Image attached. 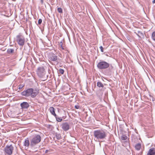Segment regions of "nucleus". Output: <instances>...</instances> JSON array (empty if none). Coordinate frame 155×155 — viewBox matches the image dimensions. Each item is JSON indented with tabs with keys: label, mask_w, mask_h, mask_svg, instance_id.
Wrapping results in <instances>:
<instances>
[{
	"label": "nucleus",
	"mask_w": 155,
	"mask_h": 155,
	"mask_svg": "<svg viewBox=\"0 0 155 155\" xmlns=\"http://www.w3.org/2000/svg\"><path fill=\"white\" fill-rule=\"evenodd\" d=\"M97 86L99 87H103L104 85L101 82H98L97 83Z\"/></svg>",
	"instance_id": "nucleus-16"
},
{
	"label": "nucleus",
	"mask_w": 155,
	"mask_h": 155,
	"mask_svg": "<svg viewBox=\"0 0 155 155\" xmlns=\"http://www.w3.org/2000/svg\"><path fill=\"white\" fill-rule=\"evenodd\" d=\"M59 71L60 73L61 74H63L64 73V70L63 69H60Z\"/></svg>",
	"instance_id": "nucleus-21"
},
{
	"label": "nucleus",
	"mask_w": 155,
	"mask_h": 155,
	"mask_svg": "<svg viewBox=\"0 0 155 155\" xmlns=\"http://www.w3.org/2000/svg\"><path fill=\"white\" fill-rule=\"evenodd\" d=\"M14 148L12 145H7L4 148L5 153V155H11L12 154Z\"/></svg>",
	"instance_id": "nucleus-5"
},
{
	"label": "nucleus",
	"mask_w": 155,
	"mask_h": 155,
	"mask_svg": "<svg viewBox=\"0 0 155 155\" xmlns=\"http://www.w3.org/2000/svg\"><path fill=\"white\" fill-rule=\"evenodd\" d=\"M42 22V20L41 19H39L38 20V24L40 25Z\"/></svg>",
	"instance_id": "nucleus-23"
},
{
	"label": "nucleus",
	"mask_w": 155,
	"mask_h": 155,
	"mask_svg": "<svg viewBox=\"0 0 155 155\" xmlns=\"http://www.w3.org/2000/svg\"><path fill=\"white\" fill-rule=\"evenodd\" d=\"M15 49L14 48H8L7 51V52L8 54H12L14 53Z\"/></svg>",
	"instance_id": "nucleus-13"
},
{
	"label": "nucleus",
	"mask_w": 155,
	"mask_h": 155,
	"mask_svg": "<svg viewBox=\"0 0 155 155\" xmlns=\"http://www.w3.org/2000/svg\"><path fill=\"white\" fill-rule=\"evenodd\" d=\"M36 73L38 76L39 77H43L45 74V68L43 66L38 67L36 70Z\"/></svg>",
	"instance_id": "nucleus-4"
},
{
	"label": "nucleus",
	"mask_w": 155,
	"mask_h": 155,
	"mask_svg": "<svg viewBox=\"0 0 155 155\" xmlns=\"http://www.w3.org/2000/svg\"><path fill=\"white\" fill-rule=\"evenodd\" d=\"M20 106L21 108L27 109L29 107V105L27 102H24L21 104Z\"/></svg>",
	"instance_id": "nucleus-10"
},
{
	"label": "nucleus",
	"mask_w": 155,
	"mask_h": 155,
	"mask_svg": "<svg viewBox=\"0 0 155 155\" xmlns=\"http://www.w3.org/2000/svg\"><path fill=\"white\" fill-rule=\"evenodd\" d=\"M29 145V140L28 138L25 139L24 145L26 147H28Z\"/></svg>",
	"instance_id": "nucleus-14"
},
{
	"label": "nucleus",
	"mask_w": 155,
	"mask_h": 155,
	"mask_svg": "<svg viewBox=\"0 0 155 155\" xmlns=\"http://www.w3.org/2000/svg\"><path fill=\"white\" fill-rule=\"evenodd\" d=\"M94 139L99 140L105 138L106 136V134L104 130H98L94 131Z\"/></svg>",
	"instance_id": "nucleus-2"
},
{
	"label": "nucleus",
	"mask_w": 155,
	"mask_h": 155,
	"mask_svg": "<svg viewBox=\"0 0 155 155\" xmlns=\"http://www.w3.org/2000/svg\"><path fill=\"white\" fill-rule=\"evenodd\" d=\"M58 12L60 13H62V9L61 8H58L57 9Z\"/></svg>",
	"instance_id": "nucleus-20"
},
{
	"label": "nucleus",
	"mask_w": 155,
	"mask_h": 155,
	"mask_svg": "<svg viewBox=\"0 0 155 155\" xmlns=\"http://www.w3.org/2000/svg\"><path fill=\"white\" fill-rule=\"evenodd\" d=\"M152 38L153 41H155V31L153 32L152 33Z\"/></svg>",
	"instance_id": "nucleus-17"
},
{
	"label": "nucleus",
	"mask_w": 155,
	"mask_h": 155,
	"mask_svg": "<svg viewBox=\"0 0 155 155\" xmlns=\"http://www.w3.org/2000/svg\"><path fill=\"white\" fill-rule=\"evenodd\" d=\"M49 109L51 114L54 117H56V114L55 113V109L53 107H50Z\"/></svg>",
	"instance_id": "nucleus-12"
},
{
	"label": "nucleus",
	"mask_w": 155,
	"mask_h": 155,
	"mask_svg": "<svg viewBox=\"0 0 155 155\" xmlns=\"http://www.w3.org/2000/svg\"><path fill=\"white\" fill-rule=\"evenodd\" d=\"M138 36L139 37H140L139 35H138Z\"/></svg>",
	"instance_id": "nucleus-32"
},
{
	"label": "nucleus",
	"mask_w": 155,
	"mask_h": 155,
	"mask_svg": "<svg viewBox=\"0 0 155 155\" xmlns=\"http://www.w3.org/2000/svg\"><path fill=\"white\" fill-rule=\"evenodd\" d=\"M41 137L38 134H35L30 140V145L31 147H34L39 143L41 141Z\"/></svg>",
	"instance_id": "nucleus-3"
},
{
	"label": "nucleus",
	"mask_w": 155,
	"mask_h": 155,
	"mask_svg": "<svg viewBox=\"0 0 155 155\" xmlns=\"http://www.w3.org/2000/svg\"><path fill=\"white\" fill-rule=\"evenodd\" d=\"M55 117L57 121L61 122L62 120V119L61 118L57 117V116L56 117Z\"/></svg>",
	"instance_id": "nucleus-18"
},
{
	"label": "nucleus",
	"mask_w": 155,
	"mask_h": 155,
	"mask_svg": "<svg viewBox=\"0 0 155 155\" xmlns=\"http://www.w3.org/2000/svg\"><path fill=\"white\" fill-rule=\"evenodd\" d=\"M56 137L57 139L58 140H59L61 138V136L60 134H56Z\"/></svg>",
	"instance_id": "nucleus-22"
},
{
	"label": "nucleus",
	"mask_w": 155,
	"mask_h": 155,
	"mask_svg": "<svg viewBox=\"0 0 155 155\" xmlns=\"http://www.w3.org/2000/svg\"><path fill=\"white\" fill-rule=\"evenodd\" d=\"M74 107L75 108L78 109L80 108V106L78 105H75Z\"/></svg>",
	"instance_id": "nucleus-27"
},
{
	"label": "nucleus",
	"mask_w": 155,
	"mask_h": 155,
	"mask_svg": "<svg viewBox=\"0 0 155 155\" xmlns=\"http://www.w3.org/2000/svg\"><path fill=\"white\" fill-rule=\"evenodd\" d=\"M16 41L19 45L23 46L24 45L25 39L24 37L22 35H17L16 36Z\"/></svg>",
	"instance_id": "nucleus-7"
},
{
	"label": "nucleus",
	"mask_w": 155,
	"mask_h": 155,
	"mask_svg": "<svg viewBox=\"0 0 155 155\" xmlns=\"http://www.w3.org/2000/svg\"><path fill=\"white\" fill-rule=\"evenodd\" d=\"M48 58L52 61H57L58 56L54 53H51L49 54L48 55Z\"/></svg>",
	"instance_id": "nucleus-8"
},
{
	"label": "nucleus",
	"mask_w": 155,
	"mask_h": 155,
	"mask_svg": "<svg viewBox=\"0 0 155 155\" xmlns=\"http://www.w3.org/2000/svg\"><path fill=\"white\" fill-rule=\"evenodd\" d=\"M61 43H62V44H62V42H61ZM61 47H62V49H64V48L62 47V45H61Z\"/></svg>",
	"instance_id": "nucleus-31"
},
{
	"label": "nucleus",
	"mask_w": 155,
	"mask_h": 155,
	"mask_svg": "<svg viewBox=\"0 0 155 155\" xmlns=\"http://www.w3.org/2000/svg\"><path fill=\"white\" fill-rule=\"evenodd\" d=\"M147 155H155V148L152 147L147 152Z\"/></svg>",
	"instance_id": "nucleus-11"
},
{
	"label": "nucleus",
	"mask_w": 155,
	"mask_h": 155,
	"mask_svg": "<svg viewBox=\"0 0 155 155\" xmlns=\"http://www.w3.org/2000/svg\"><path fill=\"white\" fill-rule=\"evenodd\" d=\"M61 126L62 129L65 131H67L69 128V125L67 122L62 123Z\"/></svg>",
	"instance_id": "nucleus-9"
},
{
	"label": "nucleus",
	"mask_w": 155,
	"mask_h": 155,
	"mask_svg": "<svg viewBox=\"0 0 155 155\" xmlns=\"http://www.w3.org/2000/svg\"><path fill=\"white\" fill-rule=\"evenodd\" d=\"M141 147V144L140 143L137 144L135 146V148L137 150H140Z\"/></svg>",
	"instance_id": "nucleus-15"
},
{
	"label": "nucleus",
	"mask_w": 155,
	"mask_h": 155,
	"mask_svg": "<svg viewBox=\"0 0 155 155\" xmlns=\"http://www.w3.org/2000/svg\"><path fill=\"white\" fill-rule=\"evenodd\" d=\"M127 136L124 135H123L121 137V139L123 140H125L127 139Z\"/></svg>",
	"instance_id": "nucleus-19"
},
{
	"label": "nucleus",
	"mask_w": 155,
	"mask_h": 155,
	"mask_svg": "<svg viewBox=\"0 0 155 155\" xmlns=\"http://www.w3.org/2000/svg\"><path fill=\"white\" fill-rule=\"evenodd\" d=\"M41 4H43L44 2V0H40Z\"/></svg>",
	"instance_id": "nucleus-28"
},
{
	"label": "nucleus",
	"mask_w": 155,
	"mask_h": 155,
	"mask_svg": "<svg viewBox=\"0 0 155 155\" xmlns=\"http://www.w3.org/2000/svg\"><path fill=\"white\" fill-rule=\"evenodd\" d=\"M100 50H101V51L102 52H104V51H103V47L102 46H101L100 47H99Z\"/></svg>",
	"instance_id": "nucleus-25"
},
{
	"label": "nucleus",
	"mask_w": 155,
	"mask_h": 155,
	"mask_svg": "<svg viewBox=\"0 0 155 155\" xmlns=\"http://www.w3.org/2000/svg\"><path fill=\"white\" fill-rule=\"evenodd\" d=\"M152 3H155V0H153V2H152Z\"/></svg>",
	"instance_id": "nucleus-30"
},
{
	"label": "nucleus",
	"mask_w": 155,
	"mask_h": 155,
	"mask_svg": "<svg viewBox=\"0 0 155 155\" xmlns=\"http://www.w3.org/2000/svg\"><path fill=\"white\" fill-rule=\"evenodd\" d=\"M49 150H45V153H47L48 152Z\"/></svg>",
	"instance_id": "nucleus-29"
},
{
	"label": "nucleus",
	"mask_w": 155,
	"mask_h": 155,
	"mask_svg": "<svg viewBox=\"0 0 155 155\" xmlns=\"http://www.w3.org/2000/svg\"><path fill=\"white\" fill-rule=\"evenodd\" d=\"M23 87V86L22 85H20L18 86V89L19 90L21 89Z\"/></svg>",
	"instance_id": "nucleus-24"
},
{
	"label": "nucleus",
	"mask_w": 155,
	"mask_h": 155,
	"mask_svg": "<svg viewBox=\"0 0 155 155\" xmlns=\"http://www.w3.org/2000/svg\"><path fill=\"white\" fill-rule=\"evenodd\" d=\"M39 93V90L38 89L31 88L24 91L21 94L23 96L28 97L30 96L31 97L35 98Z\"/></svg>",
	"instance_id": "nucleus-1"
},
{
	"label": "nucleus",
	"mask_w": 155,
	"mask_h": 155,
	"mask_svg": "<svg viewBox=\"0 0 155 155\" xmlns=\"http://www.w3.org/2000/svg\"><path fill=\"white\" fill-rule=\"evenodd\" d=\"M138 33L139 35H140L141 36H143V34L140 31H138Z\"/></svg>",
	"instance_id": "nucleus-26"
},
{
	"label": "nucleus",
	"mask_w": 155,
	"mask_h": 155,
	"mask_svg": "<svg viewBox=\"0 0 155 155\" xmlns=\"http://www.w3.org/2000/svg\"><path fill=\"white\" fill-rule=\"evenodd\" d=\"M109 66V64L107 62L102 61L99 62L97 64V67L100 69H104L108 68Z\"/></svg>",
	"instance_id": "nucleus-6"
}]
</instances>
